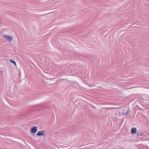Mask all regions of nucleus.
<instances>
[{
    "label": "nucleus",
    "mask_w": 149,
    "mask_h": 149,
    "mask_svg": "<svg viewBox=\"0 0 149 149\" xmlns=\"http://www.w3.org/2000/svg\"><path fill=\"white\" fill-rule=\"evenodd\" d=\"M131 131L132 133L134 134L137 131V129L135 127H133L132 128Z\"/></svg>",
    "instance_id": "7ed1b4c3"
},
{
    "label": "nucleus",
    "mask_w": 149,
    "mask_h": 149,
    "mask_svg": "<svg viewBox=\"0 0 149 149\" xmlns=\"http://www.w3.org/2000/svg\"><path fill=\"white\" fill-rule=\"evenodd\" d=\"M10 62L13 63L15 65H16V63L15 61H13L12 59H10Z\"/></svg>",
    "instance_id": "423d86ee"
},
{
    "label": "nucleus",
    "mask_w": 149,
    "mask_h": 149,
    "mask_svg": "<svg viewBox=\"0 0 149 149\" xmlns=\"http://www.w3.org/2000/svg\"><path fill=\"white\" fill-rule=\"evenodd\" d=\"M4 36V37L6 38L7 40H8L9 41H11L12 40V38H11V37H10V36Z\"/></svg>",
    "instance_id": "20e7f679"
},
{
    "label": "nucleus",
    "mask_w": 149,
    "mask_h": 149,
    "mask_svg": "<svg viewBox=\"0 0 149 149\" xmlns=\"http://www.w3.org/2000/svg\"><path fill=\"white\" fill-rule=\"evenodd\" d=\"M36 135L39 136H45V132L44 130H42L39 131L38 133L36 134Z\"/></svg>",
    "instance_id": "f257e3e1"
},
{
    "label": "nucleus",
    "mask_w": 149,
    "mask_h": 149,
    "mask_svg": "<svg viewBox=\"0 0 149 149\" xmlns=\"http://www.w3.org/2000/svg\"><path fill=\"white\" fill-rule=\"evenodd\" d=\"M37 131V127L35 126L32 128L31 130V132L32 133H35Z\"/></svg>",
    "instance_id": "f03ea898"
},
{
    "label": "nucleus",
    "mask_w": 149,
    "mask_h": 149,
    "mask_svg": "<svg viewBox=\"0 0 149 149\" xmlns=\"http://www.w3.org/2000/svg\"><path fill=\"white\" fill-rule=\"evenodd\" d=\"M130 110L129 109L127 110L126 111V112H123V115H127L130 112Z\"/></svg>",
    "instance_id": "39448f33"
},
{
    "label": "nucleus",
    "mask_w": 149,
    "mask_h": 149,
    "mask_svg": "<svg viewBox=\"0 0 149 149\" xmlns=\"http://www.w3.org/2000/svg\"><path fill=\"white\" fill-rule=\"evenodd\" d=\"M137 134L139 136H142L143 134L141 133V132H139L137 133Z\"/></svg>",
    "instance_id": "0eeeda50"
},
{
    "label": "nucleus",
    "mask_w": 149,
    "mask_h": 149,
    "mask_svg": "<svg viewBox=\"0 0 149 149\" xmlns=\"http://www.w3.org/2000/svg\"><path fill=\"white\" fill-rule=\"evenodd\" d=\"M48 109V108L47 107H46V108H45V109H44V110H46L47 109Z\"/></svg>",
    "instance_id": "6e6552de"
}]
</instances>
